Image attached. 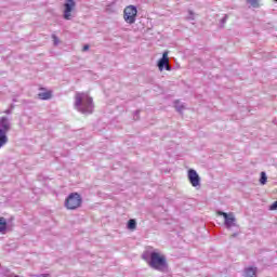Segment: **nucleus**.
<instances>
[{
	"instance_id": "6ab92c4d",
	"label": "nucleus",
	"mask_w": 277,
	"mask_h": 277,
	"mask_svg": "<svg viewBox=\"0 0 277 277\" xmlns=\"http://www.w3.org/2000/svg\"><path fill=\"white\" fill-rule=\"evenodd\" d=\"M52 39L54 42V47H57V44H60V38H57L55 35H52Z\"/></svg>"
},
{
	"instance_id": "0eeeda50",
	"label": "nucleus",
	"mask_w": 277,
	"mask_h": 277,
	"mask_svg": "<svg viewBox=\"0 0 277 277\" xmlns=\"http://www.w3.org/2000/svg\"><path fill=\"white\" fill-rule=\"evenodd\" d=\"M188 181L193 187H200V175L194 169L188 170Z\"/></svg>"
},
{
	"instance_id": "423d86ee",
	"label": "nucleus",
	"mask_w": 277,
	"mask_h": 277,
	"mask_svg": "<svg viewBox=\"0 0 277 277\" xmlns=\"http://www.w3.org/2000/svg\"><path fill=\"white\" fill-rule=\"evenodd\" d=\"M75 0H66L65 4H64V15L63 17L65 18V21H71L72 19V14H70V12H72V10H75Z\"/></svg>"
},
{
	"instance_id": "4468645a",
	"label": "nucleus",
	"mask_w": 277,
	"mask_h": 277,
	"mask_svg": "<svg viewBox=\"0 0 277 277\" xmlns=\"http://www.w3.org/2000/svg\"><path fill=\"white\" fill-rule=\"evenodd\" d=\"M245 277H256V268L249 267L245 271Z\"/></svg>"
},
{
	"instance_id": "1a4fd4ad",
	"label": "nucleus",
	"mask_w": 277,
	"mask_h": 277,
	"mask_svg": "<svg viewBox=\"0 0 277 277\" xmlns=\"http://www.w3.org/2000/svg\"><path fill=\"white\" fill-rule=\"evenodd\" d=\"M168 53H169L168 51H164L162 53V57L157 63V66H158V69L160 70V72L164 70V67L168 64H170V58L168 57Z\"/></svg>"
},
{
	"instance_id": "2eb2a0df",
	"label": "nucleus",
	"mask_w": 277,
	"mask_h": 277,
	"mask_svg": "<svg viewBox=\"0 0 277 277\" xmlns=\"http://www.w3.org/2000/svg\"><path fill=\"white\" fill-rule=\"evenodd\" d=\"M174 107L176 109V111H179V114H183L184 109H185V105L181 104V101L176 100L174 102Z\"/></svg>"
},
{
	"instance_id": "f03ea898",
	"label": "nucleus",
	"mask_w": 277,
	"mask_h": 277,
	"mask_svg": "<svg viewBox=\"0 0 277 277\" xmlns=\"http://www.w3.org/2000/svg\"><path fill=\"white\" fill-rule=\"evenodd\" d=\"M74 105L80 114L90 115L94 113V100L88 93H76Z\"/></svg>"
},
{
	"instance_id": "dca6fc26",
	"label": "nucleus",
	"mask_w": 277,
	"mask_h": 277,
	"mask_svg": "<svg viewBox=\"0 0 277 277\" xmlns=\"http://www.w3.org/2000/svg\"><path fill=\"white\" fill-rule=\"evenodd\" d=\"M247 3L251 5V8H261V4L259 3V0H247Z\"/></svg>"
},
{
	"instance_id": "ddd939ff",
	"label": "nucleus",
	"mask_w": 277,
	"mask_h": 277,
	"mask_svg": "<svg viewBox=\"0 0 277 277\" xmlns=\"http://www.w3.org/2000/svg\"><path fill=\"white\" fill-rule=\"evenodd\" d=\"M128 230H135L137 228V221L135 219H130L127 223Z\"/></svg>"
},
{
	"instance_id": "412c9836",
	"label": "nucleus",
	"mask_w": 277,
	"mask_h": 277,
	"mask_svg": "<svg viewBox=\"0 0 277 277\" xmlns=\"http://www.w3.org/2000/svg\"><path fill=\"white\" fill-rule=\"evenodd\" d=\"M140 113H141V110L134 111V120H140Z\"/></svg>"
},
{
	"instance_id": "7ed1b4c3",
	"label": "nucleus",
	"mask_w": 277,
	"mask_h": 277,
	"mask_svg": "<svg viewBox=\"0 0 277 277\" xmlns=\"http://www.w3.org/2000/svg\"><path fill=\"white\" fill-rule=\"evenodd\" d=\"M82 202L83 199L81 198V195H79V193H71L65 200V207L70 211H75V209H79V207H81Z\"/></svg>"
},
{
	"instance_id": "f257e3e1",
	"label": "nucleus",
	"mask_w": 277,
	"mask_h": 277,
	"mask_svg": "<svg viewBox=\"0 0 277 277\" xmlns=\"http://www.w3.org/2000/svg\"><path fill=\"white\" fill-rule=\"evenodd\" d=\"M143 261L151 267V269H156V272H161L162 274H168L170 266L168 265V259L166 255L157 252L151 251L149 254L144 253L142 255Z\"/></svg>"
},
{
	"instance_id": "393cba45",
	"label": "nucleus",
	"mask_w": 277,
	"mask_h": 277,
	"mask_svg": "<svg viewBox=\"0 0 277 277\" xmlns=\"http://www.w3.org/2000/svg\"><path fill=\"white\" fill-rule=\"evenodd\" d=\"M190 19L194 21V12L189 11Z\"/></svg>"
},
{
	"instance_id": "9b49d317",
	"label": "nucleus",
	"mask_w": 277,
	"mask_h": 277,
	"mask_svg": "<svg viewBox=\"0 0 277 277\" xmlns=\"http://www.w3.org/2000/svg\"><path fill=\"white\" fill-rule=\"evenodd\" d=\"M38 98H40V101H51V98H53V92L47 91L38 93Z\"/></svg>"
},
{
	"instance_id": "a211bd4d",
	"label": "nucleus",
	"mask_w": 277,
	"mask_h": 277,
	"mask_svg": "<svg viewBox=\"0 0 277 277\" xmlns=\"http://www.w3.org/2000/svg\"><path fill=\"white\" fill-rule=\"evenodd\" d=\"M227 21H228V15L225 14L220 22L221 27H224V25H226Z\"/></svg>"
},
{
	"instance_id": "f3484780",
	"label": "nucleus",
	"mask_w": 277,
	"mask_h": 277,
	"mask_svg": "<svg viewBox=\"0 0 277 277\" xmlns=\"http://www.w3.org/2000/svg\"><path fill=\"white\" fill-rule=\"evenodd\" d=\"M260 183L261 185H265L267 183V174L265 173V171L261 172Z\"/></svg>"
},
{
	"instance_id": "6e6552de",
	"label": "nucleus",
	"mask_w": 277,
	"mask_h": 277,
	"mask_svg": "<svg viewBox=\"0 0 277 277\" xmlns=\"http://www.w3.org/2000/svg\"><path fill=\"white\" fill-rule=\"evenodd\" d=\"M0 131L3 133H10L12 131V122L8 117H0Z\"/></svg>"
},
{
	"instance_id": "9d476101",
	"label": "nucleus",
	"mask_w": 277,
	"mask_h": 277,
	"mask_svg": "<svg viewBox=\"0 0 277 277\" xmlns=\"http://www.w3.org/2000/svg\"><path fill=\"white\" fill-rule=\"evenodd\" d=\"M13 220L14 217H11L10 221H8L5 217L0 216V234L5 235V230L10 228V224Z\"/></svg>"
},
{
	"instance_id": "5701e85b",
	"label": "nucleus",
	"mask_w": 277,
	"mask_h": 277,
	"mask_svg": "<svg viewBox=\"0 0 277 277\" xmlns=\"http://www.w3.org/2000/svg\"><path fill=\"white\" fill-rule=\"evenodd\" d=\"M36 277H51L50 274H41V275H37Z\"/></svg>"
},
{
	"instance_id": "bb28decb",
	"label": "nucleus",
	"mask_w": 277,
	"mask_h": 277,
	"mask_svg": "<svg viewBox=\"0 0 277 277\" xmlns=\"http://www.w3.org/2000/svg\"><path fill=\"white\" fill-rule=\"evenodd\" d=\"M238 236H239V233H234L230 237L235 238V237H238Z\"/></svg>"
},
{
	"instance_id": "a878e982",
	"label": "nucleus",
	"mask_w": 277,
	"mask_h": 277,
	"mask_svg": "<svg viewBox=\"0 0 277 277\" xmlns=\"http://www.w3.org/2000/svg\"><path fill=\"white\" fill-rule=\"evenodd\" d=\"M4 114H6V115L12 114V109H6V110L4 111Z\"/></svg>"
},
{
	"instance_id": "39448f33",
	"label": "nucleus",
	"mask_w": 277,
	"mask_h": 277,
	"mask_svg": "<svg viewBox=\"0 0 277 277\" xmlns=\"http://www.w3.org/2000/svg\"><path fill=\"white\" fill-rule=\"evenodd\" d=\"M123 18L128 25H133L137 18V6L129 5L123 11Z\"/></svg>"
},
{
	"instance_id": "20e7f679",
	"label": "nucleus",
	"mask_w": 277,
	"mask_h": 277,
	"mask_svg": "<svg viewBox=\"0 0 277 277\" xmlns=\"http://www.w3.org/2000/svg\"><path fill=\"white\" fill-rule=\"evenodd\" d=\"M216 214L224 217V226L227 228V230H230L233 226H237V219L233 212L226 213L224 211L217 210Z\"/></svg>"
},
{
	"instance_id": "4be33fe9",
	"label": "nucleus",
	"mask_w": 277,
	"mask_h": 277,
	"mask_svg": "<svg viewBox=\"0 0 277 277\" xmlns=\"http://www.w3.org/2000/svg\"><path fill=\"white\" fill-rule=\"evenodd\" d=\"M82 51L83 52L90 51V45L89 44H84L83 48H82Z\"/></svg>"
},
{
	"instance_id": "aec40b11",
	"label": "nucleus",
	"mask_w": 277,
	"mask_h": 277,
	"mask_svg": "<svg viewBox=\"0 0 277 277\" xmlns=\"http://www.w3.org/2000/svg\"><path fill=\"white\" fill-rule=\"evenodd\" d=\"M276 210H277V200L269 206V211H276Z\"/></svg>"
},
{
	"instance_id": "cd10ccee",
	"label": "nucleus",
	"mask_w": 277,
	"mask_h": 277,
	"mask_svg": "<svg viewBox=\"0 0 277 277\" xmlns=\"http://www.w3.org/2000/svg\"><path fill=\"white\" fill-rule=\"evenodd\" d=\"M10 109H11V111H12V109H14V105H11V108H10Z\"/></svg>"
},
{
	"instance_id": "b1692460",
	"label": "nucleus",
	"mask_w": 277,
	"mask_h": 277,
	"mask_svg": "<svg viewBox=\"0 0 277 277\" xmlns=\"http://www.w3.org/2000/svg\"><path fill=\"white\" fill-rule=\"evenodd\" d=\"M164 70H169V71L172 70V66L167 64V66L164 67Z\"/></svg>"
},
{
	"instance_id": "c85d7f7f",
	"label": "nucleus",
	"mask_w": 277,
	"mask_h": 277,
	"mask_svg": "<svg viewBox=\"0 0 277 277\" xmlns=\"http://www.w3.org/2000/svg\"><path fill=\"white\" fill-rule=\"evenodd\" d=\"M277 3V0H274Z\"/></svg>"
},
{
	"instance_id": "f8f14e48",
	"label": "nucleus",
	"mask_w": 277,
	"mask_h": 277,
	"mask_svg": "<svg viewBox=\"0 0 277 277\" xmlns=\"http://www.w3.org/2000/svg\"><path fill=\"white\" fill-rule=\"evenodd\" d=\"M8 142H9L8 134L0 130V148H3V146H5Z\"/></svg>"
}]
</instances>
